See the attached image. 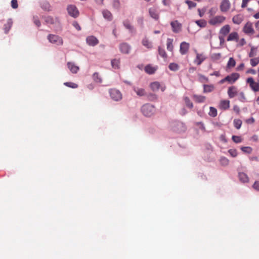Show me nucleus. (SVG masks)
<instances>
[{
	"instance_id": "nucleus-1",
	"label": "nucleus",
	"mask_w": 259,
	"mask_h": 259,
	"mask_svg": "<svg viewBox=\"0 0 259 259\" xmlns=\"http://www.w3.org/2000/svg\"><path fill=\"white\" fill-rule=\"evenodd\" d=\"M142 114L147 117H150L154 114L156 109L154 106L150 104H146L141 107Z\"/></svg>"
},
{
	"instance_id": "nucleus-2",
	"label": "nucleus",
	"mask_w": 259,
	"mask_h": 259,
	"mask_svg": "<svg viewBox=\"0 0 259 259\" xmlns=\"http://www.w3.org/2000/svg\"><path fill=\"white\" fill-rule=\"evenodd\" d=\"M226 20V17L223 15H217L210 17L208 20L209 25L213 26H219Z\"/></svg>"
},
{
	"instance_id": "nucleus-3",
	"label": "nucleus",
	"mask_w": 259,
	"mask_h": 259,
	"mask_svg": "<svg viewBox=\"0 0 259 259\" xmlns=\"http://www.w3.org/2000/svg\"><path fill=\"white\" fill-rule=\"evenodd\" d=\"M48 39L50 42L57 46H61L63 44L62 37L57 35L50 34L48 36Z\"/></svg>"
},
{
	"instance_id": "nucleus-4",
	"label": "nucleus",
	"mask_w": 259,
	"mask_h": 259,
	"mask_svg": "<svg viewBox=\"0 0 259 259\" xmlns=\"http://www.w3.org/2000/svg\"><path fill=\"white\" fill-rule=\"evenodd\" d=\"M67 11L69 15L72 17L76 18L79 16V11L74 5H69L67 8Z\"/></svg>"
},
{
	"instance_id": "nucleus-5",
	"label": "nucleus",
	"mask_w": 259,
	"mask_h": 259,
	"mask_svg": "<svg viewBox=\"0 0 259 259\" xmlns=\"http://www.w3.org/2000/svg\"><path fill=\"white\" fill-rule=\"evenodd\" d=\"M109 94L111 98L115 101H118L122 99V94L121 92L115 89H112L110 90Z\"/></svg>"
},
{
	"instance_id": "nucleus-6",
	"label": "nucleus",
	"mask_w": 259,
	"mask_h": 259,
	"mask_svg": "<svg viewBox=\"0 0 259 259\" xmlns=\"http://www.w3.org/2000/svg\"><path fill=\"white\" fill-rule=\"evenodd\" d=\"M243 32L247 35H252L254 33L252 23L249 21L247 22L242 29Z\"/></svg>"
},
{
	"instance_id": "nucleus-7",
	"label": "nucleus",
	"mask_w": 259,
	"mask_h": 259,
	"mask_svg": "<svg viewBox=\"0 0 259 259\" xmlns=\"http://www.w3.org/2000/svg\"><path fill=\"white\" fill-rule=\"evenodd\" d=\"M206 59V57L203 53H199L196 51V58L194 60V63L200 65Z\"/></svg>"
},
{
	"instance_id": "nucleus-8",
	"label": "nucleus",
	"mask_w": 259,
	"mask_h": 259,
	"mask_svg": "<svg viewBox=\"0 0 259 259\" xmlns=\"http://www.w3.org/2000/svg\"><path fill=\"white\" fill-rule=\"evenodd\" d=\"M240 77V75L238 73H232L229 75H227L226 76V80H227V82H228L229 83L232 84L234 83Z\"/></svg>"
},
{
	"instance_id": "nucleus-9",
	"label": "nucleus",
	"mask_w": 259,
	"mask_h": 259,
	"mask_svg": "<svg viewBox=\"0 0 259 259\" xmlns=\"http://www.w3.org/2000/svg\"><path fill=\"white\" fill-rule=\"evenodd\" d=\"M231 7V4L229 0H223L220 5V10L222 12H227Z\"/></svg>"
},
{
	"instance_id": "nucleus-10",
	"label": "nucleus",
	"mask_w": 259,
	"mask_h": 259,
	"mask_svg": "<svg viewBox=\"0 0 259 259\" xmlns=\"http://www.w3.org/2000/svg\"><path fill=\"white\" fill-rule=\"evenodd\" d=\"M190 48V44L186 41H183L180 44V52L181 55H184L186 54Z\"/></svg>"
},
{
	"instance_id": "nucleus-11",
	"label": "nucleus",
	"mask_w": 259,
	"mask_h": 259,
	"mask_svg": "<svg viewBox=\"0 0 259 259\" xmlns=\"http://www.w3.org/2000/svg\"><path fill=\"white\" fill-rule=\"evenodd\" d=\"M170 25L174 32L178 33L181 31L182 24L180 23L177 20L172 21L170 23Z\"/></svg>"
},
{
	"instance_id": "nucleus-12",
	"label": "nucleus",
	"mask_w": 259,
	"mask_h": 259,
	"mask_svg": "<svg viewBox=\"0 0 259 259\" xmlns=\"http://www.w3.org/2000/svg\"><path fill=\"white\" fill-rule=\"evenodd\" d=\"M230 101L228 100H222L220 101L219 108L221 110H226L230 108Z\"/></svg>"
},
{
	"instance_id": "nucleus-13",
	"label": "nucleus",
	"mask_w": 259,
	"mask_h": 259,
	"mask_svg": "<svg viewBox=\"0 0 259 259\" xmlns=\"http://www.w3.org/2000/svg\"><path fill=\"white\" fill-rule=\"evenodd\" d=\"M87 43L91 46H95L99 43L98 39L94 36L91 35L87 37Z\"/></svg>"
},
{
	"instance_id": "nucleus-14",
	"label": "nucleus",
	"mask_w": 259,
	"mask_h": 259,
	"mask_svg": "<svg viewBox=\"0 0 259 259\" xmlns=\"http://www.w3.org/2000/svg\"><path fill=\"white\" fill-rule=\"evenodd\" d=\"M231 27L229 25L227 24L223 26L219 31V35L226 36L230 31Z\"/></svg>"
},
{
	"instance_id": "nucleus-15",
	"label": "nucleus",
	"mask_w": 259,
	"mask_h": 259,
	"mask_svg": "<svg viewBox=\"0 0 259 259\" xmlns=\"http://www.w3.org/2000/svg\"><path fill=\"white\" fill-rule=\"evenodd\" d=\"M44 19L46 23L48 24L53 25L59 22L58 18H54L53 17L50 16L44 17Z\"/></svg>"
},
{
	"instance_id": "nucleus-16",
	"label": "nucleus",
	"mask_w": 259,
	"mask_h": 259,
	"mask_svg": "<svg viewBox=\"0 0 259 259\" xmlns=\"http://www.w3.org/2000/svg\"><path fill=\"white\" fill-rule=\"evenodd\" d=\"M227 93L229 98H234L238 93L237 88L235 86H231L229 87Z\"/></svg>"
},
{
	"instance_id": "nucleus-17",
	"label": "nucleus",
	"mask_w": 259,
	"mask_h": 259,
	"mask_svg": "<svg viewBox=\"0 0 259 259\" xmlns=\"http://www.w3.org/2000/svg\"><path fill=\"white\" fill-rule=\"evenodd\" d=\"M227 40L228 41H235L236 42L239 40V35L237 32H232L229 33Z\"/></svg>"
},
{
	"instance_id": "nucleus-18",
	"label": "nucleus",
	"mask_w": 259,
	"mask_h": 259,
	"mask_svg": "<svg viewBox=\"0 0 259 259\" xmlns=\"http://www.w3.org/2000/svg\"><path fill=\"white\" fill-rule=\"evenodd\" d=\"M119 49L121 53L128 54L130 52L131 48L129 45L126 43H122L119 46Z\"/></svg>"
},
{
	"instance_id": "nucleus-19",
	"label": "nucleus",
	"mask_w": 259,
	"mask_h": 259,
	"mask_svg": "<svg viewBox=\"0 0 259 259\" xmlns=\"http://www.w3.org/2000/svg\"><path fill=\"white\" fill-rule=\"evenodd\" d=\"M244 19L243 16L241 14L236 15L232 18V21L233 23L239 25L242 23Z\"/></svg>"
},
{
	"instance_id": "nucleus-20",
	"label": "nucleus",
	"mask_w": 259,
	"mask_h": 259,
	"mask_svg": "<svg viewBox=\"0 0 259 259\" xmlns=\"http://www.w3.org/2000/svg\"><path fill=\"white\" fill-rule=\"evenodd\" d=\"M238 177L240 181L242 183H248L249 182V179L247 175L242 172H240L238 173Z\"/></svg>"
},
{
	"instance_id": "nucleus-21",
	"label": "nucleus",
	"mask_w": 259,
	"mask_h": 259,
	"mask_svg": "<svg viewBox=\"0 0 259 259\" xmlns=\"http://www.w3.org/2000/svg\"><path fill=\"white\" fill-rule=\"evenodd\" d=\"M149 13L150 16L155 20H158L159 19V14L157 13V10L154 8H150L149 9Z\"/></svg>"
},
{
	"instance_id": "nucleus-22",
	"label": "nucleus",
	"mask_w": 259,
	"mask_h": 259,
	"mask_svg": "<svg viewBox=\"0 0 259 259\" xmlns=\"http://www.w3.org/2000/svg\"><path fill=\"white\" fill-rule=\"evenodd\" d=\"M67 66L70 71L73 73H76L79 70V67L75 65L73 63L68 62Z\"/></svg>"
},
{
	"instance_id": "nucleus-23",
	"label": "nucleus",
	"mask_w": 259,
	"mask_h": 259,
	"mask_svg": "<svg viewBox=\"0 0 259 259\" xmlns=\"http://www.w3.org/2000/svg\"><path fill=\"white\" fill-rule=\"evenodd\" d=\"M193 99L197 103H203L205 101L206 97L202 95H194Z\"/></svg>"
},
{
	"instance_id": "nucleus-24",
	"label": "nucleus",
	"mask_w": 259,
	"mask_h": 259,
	"mask_svg": "<svg viewBox=\"0 0 259 259\" xmlns=\"http://www.w3.org/2000/svg\"><path fill=\"white\" fill-rule=\"evenodd\" d=\"M203 87L204 93H210L214 90V86L213 84H203Z\"/></svg>"
},
{
	"instance_id": "nucleus-25",
	"label": "nucleus",
	"mask_w": 259,
	"mask_h": 259,
	"mask_svg": "<svg viewBox=\"0 0 259 259\" xmlns=\"http://www.w3.org/2000/svg\"><path fill=\"white\" fill-rule=\"evenodd\" d=\"M173 39L168 38L166 41V48L168 51L172 52L174 50Z\"/></svg>"
},
{
	"instance_id": "nucleus-26",
	"label": "nucleus",
	"mask_w": 259,
	"mask_h": 259,
	"mask_svg": "<svg viewBox=\"0 0 259 259\" xmlns=\"http://www.w3.org/2000/svg\"><path fill=\"white\" fill-rule=\"evenodd\" d=\"M102 14L104 18L109 21H110L112 19V14L110 11L107 10H104L102 11Z\"/></svg>"
},
{
	"instance_id": "nucleus-27",
	"label": "nucleus",
	"mask_w": 259,
	"mask_h": 259,
	"mask_svg": "<svg viewBox=\"0 0 259 259\" xmlns=\"http://www.w3.org/2000/svg\"><path fill=\"white\" fill-rule=\"evenodd\" d=\"M134 91L136 92L137 95L140 97L145 96L146 94L145 90L142 88L134 87Z\"/></svg>"
},
{
	"instance_id": "nucleus-28",
	"label": "nucleus",
	"mask_w": 259,
	"mask_h": 259,
	"mask_svg": "<svg viewBox=\"0 0 259 259\" xmlns=\"http://www.w3.org/2000/svg\"><path fill=\"white\" fill-rule=\"evenodd\" d=\"M156 68L150 65H148L145 67V71L148 74H151L155 72Z\"/></svg>"
},
{
	"instance_id": "nucleus-29",
	"label": "nucleus",
	"mask_w": 259,
	"mask_h": 259,
	"mask_svg": "<svg viewBox=\"0 0 259 259\" xmlns=\"http://www.w3.org/2000/svg\"><path fill=\"white\" fill-rule=\"evenodd\" d=\"M150 86L153 92H156L159 89L160 84L158 82L155 81L151 83Z\"/></svg>"
},
{
	"instance_id": "nucleus-30",
	"label": "nucleus",
	"mask_w": 259,
	"mask_h": 259,
	"mask_svg": "<svg viewBox=\"0 0 259 259\" xmlns=\"http://www.w3.org/2000/svg\"><path fill=\"white\" fill-rule=\"evenodd\" d=\"M196 24L201 28H204L207 25V21L204 19H200L195 21Z\"/></svg>"
},
{
	"instance_id": "nucleus-31",
	"label": "nucleus",
	"mask_w": 259,
	"mask_h": 259,
	"mask_svg": "<svg viewBox=\"0 0 259 259\" xmlns=\"http://www.w3.org/2000/svg\"><path fill=\"white\" fill-rule=\"evenodd\" d=\"M123 25L125 27L128 29L131 32H133L134 30V27L131 24L130 21L127 20H126L123 22Z\"/></svg>"
},
{
	"instance_id": "nucleus-32",
	"label": "nucleus",
	"mask_w": 259,
	"mask_h": 259,
	"mask_svg": "<svg viewBox=\"0 0 259 259\" xmlns=\"http://www.w3.org/2000/svg\"><path fill=\"white\" fill-rule=\"evenodd\" d=\"M168 68L173 71H176L180 68L179 65L176 63H171L168 65Z\"/></svg>"
},
{
	"instance_id": "nucleus-33",
	"label": "nucleus",
	"mask_w": 259,
	"mask_h": 259,
	"mask_svg": "<svg viewBox=\"0 0 259 259\" xmlns=\"http://www.w3.org/2000/svg\"><path fill=\"white\" fill-rule=\"evenodd\" d=\"M93 79L95 82L97 83H101L102 81V79L101 76L99 75V73L95 72L93 75Z\"/></svg>"
},
{
	"instance_id": "nucleus-34",
	"label": "nucleus",
	"mask_w": 259,
	"mask_h": 259,
	"mask_svg": "<svg viewBox=\"0 0 259 259\" xmlns=\"http://www.w3.org/2000/svg\"><path fill=\"white\" fill-rule=\"evenodd\" d=\"M112 67L114 69H118L119 68L120 61L119 59H114L111 61Z\"/></svg>"
},
{
	"instance_id": "nucleus-35",
	"label": "nucleus",
	"mask_w": 259,
	"mask_h": 259,
	"mask_svg": "<svg viewBox=\"0 0 259 259\" xmlns=\"http://www.w3.org/2000/svg\"><path fill=\"white\" fill-rule=\"evenodd\" d=\"M142 45L148 49H151L152 47V44L148 40L147 38H145L142 40Z\"/></svg>"
},
{
	"instance_id": "nucleus-36",
	"label": "nucleus",
	"mask_w": 259,
	"mask_h": 259,
	"mask_svg": "<svg viewBox=\"0 0 259 259\" xmlns=\"http://www.w3.org/2000/svg\"><path fill=\"white\" fill-rule=\"evenodd\" d=\"M236 65V61L233 58H230L228 63H227V66L228 68H232V67H234Z\"/></svg>"
},
{
	"instance_id": "nucleus-37",
	"label": "nucleus",
	"mask_w": 259,
	"mask_h": 259,
	"mask_svg": "<svg viewBox=\"0 0 259 259\" xmlns=\"http://www.w3.org/2000/svg\"><path fill=\"white\" fill-rule=\"evenodd\" d=\"M233 123L234 126L237 129L240 128L241 125H242V121L240 119H235L233 121Z\"/></svg>"
},
{
	"instance_id": "nucleus-38",
	"label": "nucleus",
	"mask_w": 259,
	"mask_h": 259,
	"mask_svg": "<svg viewBox=\"0 0 259 259\" xmlns=\"http://www.w3.org/2000/svg\"><path fill=\"white\" fill-rule=\"evenodd\" d=\"M208 114L210 116L214 117L217 115V110L215 108L210 107L209 108V112Z\"/></svg>"
},
{
	"instance_id": "nucleus-39",
	"label": "nucleus",
	"mask_w": 259,
	"mask_h": 259,
	"mask_svg": "<svg viewBox=\"0 0 259 259\" xmlns=\"http://www.w3.org/2000/svg\"><path fill=\"white\" fill-rule=\"evenodd\" d=\"M198 78L199 81L202 83H206L208 82L209 81L208 78L202 74H199L198 75Z\"/></svg>"
},
{
	"instance_id": "nucleus-40",
	"label": "nucleus",
	"mask_w": 259,
	"mask_h": 259,
	"mask_svg": "<svg viewBox=\"0 0 259 259\" xmlns=\"http://www.w3.org/2000/svg\"><path fill=\"white\" fill-rule=\"evenodd\" d=\"M64 84L66 87H69V88H71L72 89H76V88H78L77 84L74 83V82H66L64 83Z\"/></svg>"
},
{
	"instance_id": "nucleus-41",
	"label": "nucleus",
	"mask_w": 259,
	"mask_h": 259,
	"mask_svg": "<svg viewBox=\"0 0 259 259\" xmlns=\"http://www.w3.org/2000/svg\"><path fill=\"white\" fill-rule=\"evenodd\" d=\"M158 53L159 55L163 58H167V54L164 49L161 48V47L158 48Z\"/></svg>"
},
{
	"instance_id": "nucleus-42",
	"label": "nucleus",
	"mask_w": 259,
	"mask_h": 259,
	"mask_svg": "<svg viewBox=\"0 0 259 259\" xmlns=\"http://www.w3.org/2000/svg\"><path fill=\"white\" fill-rule=\"evenodd\" d=\"M184 100H185V103H186V106L190 108H192L193 107V104L192 103V102L190 101V99L186 97L184 98Z\"/></svg>"
},
{
	"instance_id": "nucleus-43",
	"label": "nucleus",
	"mask_w": 259,
	"mask_h": 259,
	"mask_svg": "<svg viewBox=\"0 0 259 259\" xmlns=\"http://www.w3.org/2000/svg\"><path fill=\"white\" fill-rule=\"evenodd\" d=\"M259 63V57L254 58L250 59V64L252 66L254 67Z\"/></svg>"
},
{
	"instance_id": "nucleus-44",
	"label": "nucleus",
	"mask_w": 259,
	"mask_h": 259,
	"mask_svg": "<svg viewBox=\"0 0 259 259\" xmlns=\"http://www.w3.org/2000/svg\"><path fill=\"white\" fill-rule=\"evenodd\" d=\"M232 139L236 143H240L242 141L241 137L237 136H233Z\"/></svg>"
},
{
	"instance_id": "nucleus-45",
	"label": "nucleus",
	"mask_w": 259,
	"mask_h": 259,
	"mask_svg": "<svg viewBox=\"0 0 259 259\" xmlns=\"http://www.w3.org/2000/svg\"><path fill=\"white\" fill-rule=\"evenodd\" d=\"M256 49L254 47H252L250 49V51L248 54V56L249 57H253L256 55Z\"/></svg>"
},
{
	"instance_id": "nucleus-46",
	"label": "nucleus",
	"mask_w": 259,
	"mask_h": 259,
	"mask_svg": "<svg viewBox=\"0 0 259 259\" xmlns=\"http://www.w3.org/2000/svg\"><path fill=\"white\" fill-rule=\"evenodd\" d=\"M113 7L116 9H119L120 6V3L119 0H113L112 3Z\"/></svg>"
},
{
	"instance_id": "nucleus-47",
	"label": "nucleus",
	"mask_w": 259,
	"mask_h": 259,
	"mask_svg": "<svg viewBox=\"0 0 259 259\" xmlns=\"http://www.w3.org/2000/svg\"><path fill=\"white\" fill-rule=\"evenodd\" d=\"M250 87L254 92L259 91V84L256 82H254Z\"/></svg>"
},
{
	"instance_id": "nucleus-48",
	"label": "nucleus",
	"mask_w": 259,
	"mask_h": 259,
	"mask_svg": "<svg viewBox=\"0 0 259 259\" xmlns=\"http://www.w3.org/2000/svg\"><path fill=\"white\" fill-rule=\"evenodd\" d=\"M241 149L243 152L247 153H250L252 151L250 147H242Z\"/></svg>"
},
{
	"instance_id": "nucleus-49",
	"label": "nucleus",
	"mask_w": 259,
	"mask_h": 259,
	"mask_svg": "<svg viewBox=\"0 0 259 259\" xmlns=\"http://www.w3.org/2000/svg\"><path fill=\"white\" fill-rule=\"evenodd\" d=\"M148 100L151 101H154L157 100V97L155 94H149L148 95Z\"/></svg>"
},
{
	"instance_id": "nucleus-50",
	"label": "nucleus",
	"mask_w": 259,
	"mask_h": 259,
	"mask_svg": "<svg viewBox=\"0 0 259 259\" xmlns=\"http://www.w3.org/2000/svg\"><path fill=\"white\" fill-rule=\"evenodd\" d=\"M41 7L43 9H44L46 11H49L51 10V7H50V5L49 3H45L44 4H43L41 6Z\"/></svg>"
},
{
	"instance_id": "nucleus-51",
	"label": "nucleus",
	"mask_w": 259,
	"mask_h": 259,
	"mask_svg": "<svg viewBox=\"0 0 259 259\" xmlns=\"http://www.w3.org/2000/svg\"><path fill=\"white\" fill-rule=\"evenodd\" d=\"M186 3L188 5V7H189V9H191V8H194V7H195L196 6V3H195L193 2H192V1H187L186 2Z\"/></svg>"
},
{
	"instance_id": "nucleus-52",
	"label": "nucleus",
	"mask_w": 259,
	"mask_h": 259,
	"mask_svg": "<svg viewBox=\"0 0 259 259\" xmlns=\"http://www.w3.org/2000/svg\"><path fill=\"white\" fill-rule=\"evenodd\" d=\"M228 152L233 157H235L237 155V151L236 149H230Z\"/></svg>"
},
{
	"instance_id": "nucleus-53",
	"label": "nucleus",
	"mask_w": 259,
	"mask_h": 259,
	"mask_svg": "<svg viewBox=\"0 0 259 259\" xmlns=\"http://www.w3.org/2000/svg\"><path fill=\"white\" fill-rule=\"evenodd\" d=\"M33 19L34 23L37 27H39L41 25V23H40V21L39 20L38 17L37 16H34Z\"/></svg>"
},
{
	"instance_id": "nucleus-54",
	"label": "nucleus",
	"mask_w": 259,
	"mask_h": 259,
	"mask_svg": "<svg viewBox=\"0 0 259 259\" xmlns=\"http://www.w3.org/2000/svg\"><path fill=\"white\" fill-rule=\"evenodd\" d=\"M221 162L222 164L226 165L229 163V160L225 157H222L221 159Z\"/></svg>"
},
{
	"instance_id": "nucleus-55",
	"label": "nucleus",
	"mask_w": 259,
	"mask_h": 259,
	"mask_svg": "<svg viewBox=\"0 0 259 259\" xmlns=\"http://www.w3.org/2000/svg\"><path fill=\"white\" fill-rule=\"evenodd\" d=\"M11 6L13 9H17L18 8V3L17 0H12Z\"/></svg>"
},
{
	"instance_id": "nucleus-56",
	"label": "nucleus",
	"mask_w": 259,
	"mask_h": 259,
	"mask_svg": "<svg viewBox=\"0 0 259 259\" xmlns=\"http://www.w3.org/2000/svg\"><path fill=\"white\" fill-rule=\"evenodd\" d=\"M252 187L254 190L259 191V181H255L252 185Z\"/></svg>"
},
{
	"instance_id": "nucleus-57",
	"label": "nucleus",
	"mask_w": 259,
	"mask_h": 259,
	"mask_svg": "<svg viewBox=\"0 0 259 259\" xmlns=\"http://www.w3.org/2000/svg\"><path fill=\"white\" fill-rule=\"evenodd\" d=\"M250 1V0H242V3L241 4V8H245L247 7L248 3Z\"/></svg>"
},
{
	"instance_id": "nucleus-58",
	"label": "nucleus",
	"mask_w": 259,
	"mask_h": 259,
	"mask_svg": "<svg viewBox=\"0 0 259 259\" xmlns=\"http://www.w3.org/2000/svg\"><path fill=\"white\" fill-rule=\"evenodd\" d=\"M72 25L77 30H80L81 27L79 26V24L76 21H74L72 23Z\"/></svg>"
},
{
	"instance_id": "nucleus-59",
	"label": "nucleus",
	"mask_w": 259,
	"mask_h": 259,
	"mask_svg": "<svg viewBox=\"0 0 259 259\" xmlns=\"http://www.w3.org/2000/svg\"><path fill=\"white\" fill-rule=\"evenodd\" d=\"M221 57V53H214L212 55V58L213 59L218 60L220 59Z\"/></svg>"
},
{
	"instance_id": "nucleus-60",
	"label": "nucleus",
	"mask_w": 259,
	"mask_h": 259,
	"mask_svg": "<svg viewBox=\"0 0 259 259\" xmlns=\"http://www.w3.org/2000/svg\"><path fill=\"white\" fill-rule=\"evenodd\" d=\"M217 11V9L214 8H211L209 10V14H210V16H214V14H215Z\"/></svg>"
},
{
	"instance_id": "nucleus-61",
	"label": "nucleus",
	"mask_w": 259,
	"mask_h": 259,
	"mask_svg": "<svg viewBox=\"0 0 259 259\" xmlns=\"http://www.w3.org/2000/svg\"><path fill=\"white\" fill-rule=\"evenodd\" d=\"M233 111L236 112L237 114H238L240 112V108L239 107L235 105L233 106Z\"/></svg>"
},
{
	"instance_id": "nucleus-62",
	"label": "nucleus",
	"mask_w": 259,
	"mask_h": 259,
	"mask_svg": "<svg viewBox=\"0 0 259 259\" xmlns=\"http://www.w3.org/2000/svg\"><path fill=\"white\" fill-rule=\"evenodd\" d=\"M247 82L249 84V86L250 87L253 83L254 82L253 79L252 77H249L247 79Z\"/></svg>"
},
{
	"instance_id": "nucleus-63",
	"label": "nucleus",
	"mask_w": 259,
	"mask_h": 259,
	"mask_svg": "<svg viewBox=\"0 0 259 259\" xmlns=\"http://www.w3.org/2000/svg\"><path fill=\"white\" fill-rule=\"evenodd\" d=\"M244 64L241 63L239 66H238L236 69L238 71H241L244 69Z\"/></svg>"
},
{
	"instance_id": "nucleus-64",
	"label": "nucleus",
	"mask_w": 259,
	"mask_h": 259,
	"mask_svg": "<svg viewBox=\"0 0 259 259\" xmlns=\"http://www.w3.org/2000/svg\"><path fill=\"white\" fill-rule=\"evenodd\" d=\"M246 44V41L245 40L244 38H241L240 41H239V45L240 46H244V45Z\"/></svg>"
}]
</instances>
